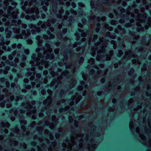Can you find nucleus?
I'll return each mask as SVG.
<instances>
[{
	"instance_id": "obj_54",
	"label": "nucleus",
	"mask_w": 151,
	"mask_h": 151,
	"mask_svg": "<svg viewBox=\"0 0 151 151\" xmlns=\"http://www.w3.org/2000/svg\"><path fill=\"white\" fill-rule=\"evenodd\" d=\"M72 134H74V132H72Z\"/></svg>"
},
{
	"instance_id": "obj_26",
	"label": "nucleus",
	"mask_w": 151,
	"mask_h": 151,
	"mask_svg": "<svg viewBox=\"0 0 151 151\" xmlns=\"http://www.w3.org/2000/svg\"><path fill=\"white\" fill-rule=\"evenodd\" d=\"M9 36H10V35L9 34H7V35H6V36L7 37H9Z\"/></svg>"
},
{
	"instance_id": "obj_29",
	"label": "nucleus",
	"mask_w": 151,
	"mask_h": 151,
	"mask_svg": "<svg viewBox=\"0 0 151 151\" xmlns=\"http://www.w3.org/2000/svg\"><path fill=\"white\" fill-rule=\"evenodd\" d=\"M13 63L12 62H11L10 63H9V65H12V64Z\"/></svg>"
},
{
	"instance_id": "obj_52",
	"label": "nucleus",
	"mask_w": 151,
	"mask_h": 151,
	"mask_svg": "<svg viewBox=\"0 0 151 151\" xmlns=\"http://www.w3.org/2000/svg\"><path fill=\"white\" fill-rule=\"evenodd\" d=\"M75 36H77V34H75Z\"/></svg>"
},
{
	"instance_id": "obj_12",
	"label": "nucleus",
	"mask_w": 151,
	"mask_h": 151,
	"mask_svg": "<svg viewBox=\"0 0 151 151\" xmlns=\"http://www.w3.org/2000/svg\"><path fill=\"white\" fill-rule=\"evenodd\" d=\"M73 18V17L72 16H70L69 17V19L70 20H71Z\"/></svg>"
},
{
	"instance_id": "obj_23",
	"label": "nucleus",
	"mask_w": 151,
	"mask_h": 151,
	"mask_svg": "<svg viewBox=\"0 0 151 151\" xmlns=\"http://www.w3.org/2000/svg\"><path fill=\"white\" fill-rule=\"evenodd\" d=\"M3 70L2 69H0V73H2L3 72Z\"/></svg>"
},
{
	"instance_id": "obj_36",
	"label": "nucleus",
	"mask_w": 151,
	"mask_h": 151,
	"mask_svg": "<svg viewBox=\"0 0 151 151\" xmlns=\"http://www.w3.org/2000/svg\"><path fill=\"white\" fill-rule=\"evenodd\" d=\"M82 4L81 3H79L78 5L79 6H80Z\"/></svg>"
},
{
	"instance_id": "obj_40",
	"label": "nucleus",
	"mask_w": 151,
	"mask_h": 151,
	"mask_svg": "<svg viewBox=\"0 0 151 151\" xmlns=\"http://www.w3.org/2000/svg\"><path fill=\"white\" fill-rule=\"evenodd\" d=\"M15 52H14L13 53V55H14H14H15Z\"/></svg>"
},
{
	"instance_id": "obj_11",
	"label": "nucleus",
	"mask_w": 151,
	"mask_h": 151,
	"mask_svg": "<svg viewBox=\"0 0 151 151\" xmlns=\"http://www.w3.org/2000/svg\"><path fill=\"white\" fill-rule=\"evenodd\" d=\"M96 32H99V28H97L96 29Z\"/></svg>"
},
{
	"instance_id": "obj_31",
	"label": "nucleus",
	"mask_w": 151,
	"mask_h": 151,
	"mask_svg": "<svg viewBox=\"0 0 151 151\" xmlns=\"http://www.w3.org/2000/svg\"><path fill=\"white\" fill-rule=\"evenodd\" d=\"M142 17L143 18L145 19H146V17L143 16Z\"/></svg>"
},
{
	"instance_id": "obj_64",
	"label": "nucleus",
	"mask_w": 151,
	"mask_h": 151,
	"mask_svg": "<svg viewBox=\"0 0 151 151\" xmlns=\"http://www.w3.org/2000/svg\"><path fill=\"white\" fill-rule=\"evenodd\" d=\"M73 19H74V18H73Z\"/></svg>"
},
{
	"instance_id": "obj_27",
	"label": "nucleus",
	"mask_w": 151,
	"mask_h": 151,
	"mask_svg": "<svg viewBox=\"0 0 151 151\" xmlns=\"http://www.w3.org/2000/svg\"><path fill=\"white\" fill-rule=\"evenodd\" d=\"M84 105V103H82L81 104V106H83Z\"/></svg>"
},
{
	"instance_id": "obj_34",
	"label": "nucleus",
	"mask_w": 151,
	"mask_h": 151,
	"mask_svg": "<svg viewBox=\"0 0 151 151\" xmlns=\"http://www.w3.org/2000/svg\"><path fill=\"white\" fill-rule=\"evenodd\" d=\"M79 150L80 151H81V150H82V148H79Z\"/></svg>"
},
{
	"instance_id": "obj_10",
	"label": "nucleus",
	"mask_w": 151,
	"mask_h": 151,
	"mask_svg": "<svg viewBox=\"0 0 151 151\" xmlns=\"http://www.w3.org/2000/svg\"><path fill=\"white\" fill-rule=\"evenodd\" d=\"M31 74V72H29L26 75H27L28 76H30Z\"/></svg>"
},
{
	"instance_id": "obj_25",
	"label": "nucleus",
	"mask_w": 151,
	"mask_h": 151,
	"mask_svg": "<svg viewBox=\"0 0 151 151\" xmlns=\"http://www.w3.org/2000/svg\"><path fill=\"white\" fill-rule=\"evenodd\" d=\"M15 83H12V85H11V86H12H12H15Z\"/></svg>"
},
{
	"instance_id": "obj_1",
	"label": "nucleus",
	"mask_w": 151,
	"mask_h": 151,
	"mask_svg": "<svg viewBox=\"0 0 151 151\" xmlns=\"http://www.w3.org/2000/svg\"><path fill=\"white\" fill-rule=\"evenodd\" d=\"M109 0H104L101 1L102 3L105 5H110V3L108 2Z\"/></svg>"
},
{
	"instance_id": "obj_16",
	"label": "nucleus",
	"mask_w": 151,
	"mask_h": 151,
	"mask_svg": "<svg viewBox=\"0 0 151 151\" xmlns=\"http://www.w3.org/2000/svg\"><path fill=\"white\" fill-rule=\"evenodd\" d=\"M96 4L98 6L100 5L101 4L99 2H96Z\"/></svg>"
},
{
	"instance_id": "obj_43",
	"label": "nucleus",
	"mask_w": 151,
	"mask_h": 151,
	"mask_svg": "<svg viewBox=\"0 0 151 151\" xmlns=\"http://www.w3.org/2000/svg\"><path fill=\"white\" fill-rule=\"evenodd\" d=\"M83 83H84V82H83L82 83H81V84H82V85H83Z\"/></svg>"
},
{
	"instance_id": "obj_63",
	"label": "nucleus",
	"mask_w": 151,
	"mask_h": 151,
	"mask_svg": "<svg viewBox=\"0 0 151 151\" xmlns=\"http://www.w3.org/2000/svg\"><path fill=\"white\" fill-rule=\"evenodd\" d=\"M127 17H129H129L128 16H127Z\"/></svg>"
},
{
	"instance_id": "obj_49",
	"label": "nucleus",
	"mask_w": 151,
	"mask_h": 151,
	"mask_svg": "<svg viewBox=\"0 0 151 151\" xmlns=\"http://www.w3.org/2000/svg\"><path fill=\"white\" fill-rule=\"evenodd\" d=\"M1 42H0V45H1Z\"/></svg>"
},
{
	"instance_id": "obj_2",
	"label": "nucleus",
	"mask_w": 151,
	"mask_h": 151,
	"mask_svg": "<svg viewBox=\"0 0 151 151\" xmlns=\"http://www.w3.org/2000/svg\"><path fill=\"white\" fill-rule=\"evenodd\" d=\"M14 98H11L10 99H8L6 100V102L7 103L11 102V101L14 100Z\"/></svg>"
},
{
	"instance_id": "obj_44",
	"label": "nucleus",
	"mask_w": 151,
	"mask_h": 151,
	"mask_svg": "<svg viewBox=\"0 0 151 151\" xmlns=\"http://www.w3.org/2000/svg\"><path fill=\"white\" fill-rule=\"evenodd\" d=\"M22 111L23 112H24L25 111H24V110H22Z\"/></svg>"
},
{
	"instance_id": "obj_28",
	"label": "nucleus",
	"mask_w": 151,
	"mask_h": 151,
	"mask_svg": "<svg viewBox=\"0 0 151 151\" xmlns=\"http://www.w3.org/2000/svg\"><path fill=\"white\" fill-rule=\"evenodd\" d=\"M74 125L76 128H77L78 127V126L77 125L74 124Z\"/></svg>"
},
{
	"instance_id": "obj_45",
	"label": "nucleus",
	"mask_w": 151,
	"mask_h": 151,
	"mask_svg": "<svg viewBox=\"0 0 151 151\" xmlns=\"http://www.w3.org/2000/svg\"><path fill=\"white\" fill-rule=\"evenodd\" d=\"M123 21H124V20H122L120 21V22H123Z\"/></svg>"
},
{
	"instance_id": "obj_15",
	"label": "nucleus",
	"mask_w": 151,
	"mask_h": 151,
	"mask_svg": "<svg viewBox=\"0 0 151 151\" xmlns=\"http://www.w3.org/2000/svg\"><path fill=\"white\" fill-rule=\"evenodd\" d=\"M99 9L100 11H102V9L101 7H100L99 8Z\"/></svg>"
},
{
	"instance_id": "obj_56",
	"label": "nucleus",
	"mask_w": 151,
	"mask_h": 151,
	"mask_svg": "<svg viewBox=\"0 0 151 151\" xmlns=\"http://www.w3.org/2000/svg\"><path fill=\"white\" fill-rule=\"evenodd\" d=\"M63 119H65V117H63Z\"/></svg>"
},
{
	"instance_id": "obj_62",
	"label": "nucleus",
	"mask_w": 151,
	"mask_h": 151,
	"mask_svg": "<svg viewBox=\"0 0 151 151\" xmlns=\"http://www.w3.org/2000/svg\"><path fill=\"white\" fill-rule=\"evenodd\" d=\"M103 53H105V52H103Z\"/></svg>"
},
{
	"instance_id": "obj_20",
	"label": "nucleus",
	"mask_w": 151,
	"mask_h": 151,
	"mask_svg": "<svg viewBox=\"0 0 151 151\" xmlns=\"http://www.w3.org/2000/svg\"><path fill=\"white\" fill-rule=\"evenodd\" d=\"M17 22V21L16 20H13V22L14 23H16Z\"/></svg>"
},
{
	"instance_id": "obj_4",
	"label": "nucleus",
	"mask_w": 151,
	"mask_h": 151,
	"mask_svg": "<svg viewBox=\"0 0 151 151\" xmlns=\"http://www.w3.org/2000/svg\"><path fill=\"white\" fill-rule=\"evenodd\" d=\"M146 40L145 38H143L142 40V42L144 44H145L146 43Z\"/></svg>"
},
{
	"instance_id": "obj_47",
	"label": "nucleus",
	"mask_w": 151,
	"mask_h": 151,
	"mask_svg": "<svg viewBox=\"0 0 151 151\" xmlns=\"http://www.w3.org/2000/svg\"><path fill=\"white\" fill-rule=\"evenodd\" d=\"M36 108V107H35V106H34V107H33V109H34V108Z\"/></svg>"
},
{
	"instance_id": "obj_53",
	"label": "nucleus",
	"mask_w": 151,
	"mask_h": 151,
	"mask_svg": "<svg viewBox=\"0 0 151 151\" xmlns=\"http://www.w3.org/2000/svg\"><path fill=\"white\" fill-rule=\"evenodd\" d=\"M67 52H69V50H67Z\"/></svg>"
},
{
	"instance_id": "obj_18",
	"label": "nucleus",
	"mask_w": 151,
	"mask_h": 151,
	"mask_svg": "<svg viewBox=\"0 0 151 151\" xmlns=\"http://www.w3.org/2000/svg\"><path fill=\"white\" fill-rule=\"evenodd\" d=\"M72 4H73V5H73V7L74 8H75V7H76V4H75V3H72Z\"/></svg>"
},
{
	"instance_id": "obj_60",
	"label": "nucleus",
	"mask_w": 151,
	"mask_h": 151,
	"mask_svg": "<svg viewBox=\"0 0 151 151\" xmlns=\"http://www.w3.org/2000/svg\"><path fill=\"white\" fill-rule=\"evenodd\" d=\"M57 42L58 43H59V42Z\"/></svg>"
},
{
	"instance_id": "obj_21",
	"label": "nucleus",
	"mask_w": 151,
	"mask_h": 151,
	"mask_svg": "<svg viewBox=\"0 0 151 151\" xmlns=\"http://www.w3.org/2000/svg\"><path fill=\"white\" fill-rule=\"evenodd\" d=\"M46 46H50V44L48 43L46 44Z\"/></svg>"
},
{
	"instance_id": "obj_61",
	"label": "nucleus",
	"mask_w": 151,
	"mask_h": 151,
	"mask_svg": "<svg viewBox=\"0 0 151 151\" xmlns=\"http://www.w3.org/2000/svg\"><path fill=\"white\" fill-rule=\"evenodd\" d=\"M70 93H71V94H72V92H70Z\"/></svg>"
},
{
	"instance_id": "obj_41",
	"label": "nucleus",
	"mask_w": 151,
	"mask_h": 151,
	"mask_svg": "<svg viewBox=\"0 0 151 151\" xmlns=\"http://www.w3.org/2000/svg\"><path fill=\"white\" fill-rule=\"evenodd\" d=\"M133 3L134 4H136V2H135V1L133 2Z\"/></svg>"
},
{
	"instance_id": "obj_51",
	"label": "nucleus",
	"mask_w": 151,
	"mask_h": 151,
	"mask_svg": "<svg viewBox=\"0 0 151 151\" xmlns=\"http://www.w3.org/2000/svg\"><path fill=\"white\" fill-rule=\"evenodd\" d=\"M95 99H97V98L96 97V98H95Z\"/></svg>"
},
{
	"instance_id": "obj_13",
	"label": "nucleus",
	"mask_w": 151,
	"mask_h": 151,
	"mask_svg": "<svg viewBox=\"0 0 151 151\" xmlns=\"http://www.w3.org/2000/svg\"><path fill=\"white\" fill-rule=\"evenodd\" d=\"M33 56L35 57V58H33L32 57V59H33V60H36V58H35L36 56H35V55H33Z\"/></svg>"
},
{
	"instance_id": "obj_8",
	"label": "nucleus",
	"mask_w": 151,
	"mask_h": 151,
	"mask_svg": "<svg viewBox=\"0 0 151 151\" xmlns=\"http://www.w3.org/2000/svg\"><path fill=\"white\" fill-rule=\"evenodd\" d=\"M5 80V78H1V82H3Z\"/></svg>"
},
{
	"instance_id": "obj_48",
	"label": "nucleus",
	"mask_w": 151,
	"mask_h": 151,
	"mask_svg": "<svg viewBox=\"0 0 151 151\" xmlns=\"http://www.w3.org/2000/svg\"><path fill=\"white\" fill-rule=\"evenodd\" d=\"M149 149H150V148H151V146H149Z\"/></svg>"
},
{
	"instance_id": "obj_22",
	"label": "nucleus",
	"mask_w": 151,
	"mask_h": 151,
	"mask_svg": "<svg viewBox=\"0 0 151 151\" xmlns=\"http://www.w3.org/2000/svg\"><path fill=\"white\" fill-rule=\"evenodd\" d=\"M131 35L132 36H133L134 37L135 35H134V33H133L132 32L131 33Z\"/></svg>"
},
{
	"instance_id": "obj_38",
	"label": "nucleus",
	"mask_w": 151,
	"mask_h": 151,
	"mask_svg": "<svg viewBox=\"0 0 151 151\" xmlns=\"http://www.w3.org/2000/svg\"><path fill=\"white\" fill-rule=\"evenodd\" d=\"M134 11H135V12H137V11H138V10H137V9H135V10H134Z\"/></svg>"
},
{
	"instance_id": "obj_24",
	"label": "nucleus",
	"mask_w": 151,
	"mask_h": 151,
	"mask_svg": "<svg viewBox=\"0 0 151 151\" xmlns=\"http://www.w3.org/2000/svg\"><path fill=\"white\" fill-rule=\"evenodd\" d=\"M122 32L124 33H125V29H122Z\"/></svg>"
},
{
	"instance_id": "obj_59",
	"label": "nucleus",
	"mask_w": 151,
	"mask_h": 151,
	"mask_svg": "<svg viewBox=\"0 0 151 151\" xmlns=\"http://www.w3.org/2000/svg\"><path fill=\"white\" fill-rule=\"evenodd\" d=\"M76 51H77V52H78V50H76Z\"/></svg>"
},
{
	"instance_id": "obj_6",
	"label": "nucleus",
	"mask_w": 151,
	"mask_h": 151,
	"mask_svg": "<svg viewBox=\"0 0 151 151\" xmlns=\"http://www.w3.org/2000/svg\"><path fill=\"white\" fill-rule=\"evenodd\" d=\"M9 59L10 60H12L13 59V57L12 55H9L8 57Z\"/></svg>"
},
{
	"instance_id": "obj_30",
	"label": "nucleus",
	"mask_w": 151,
	"mask_h": 151,
	"mask_svg": "<svg viewBox=\"0 0 151 151\" xmlns=\"http://www.w3.org/2000/svg\"><path fill=\"white\" fill-rule=\"evenodd\" d=\"M146 64H144L143 65V67L144 68H146Z\"/></svg>"
},
{
	"instance_id": "obj_33",
	"label": "nucleus",
	"mask_w": 151,
	"mask_h": 151,
	"mask_svg": "<svg viewBox=\"0 0 151 151\" xmlns=\"http://www.w3.org/2000/svg\"><path fill=\"white\" fill-rule=\"evenodd\" d=\"M82 116H83V115H81L79 116V118H81Z\"/></svg>"
},
{
	"instance_id": "obj_55",
	"label": "nucleus",
	"mask_w": 151,
	"mask_h": 151,
	"mask_svg": "<svg viewBox=\"0 0 151 151\" xmlns=\"http://www.w3.org/2000/svg\"><path fill=\"white\" fill-rule=\"evenodd\" d=\"M147 97H148V96H149V95H147Z\"/></svg>"
},
{
	"instance_id": "obj_14",
	"label": "nucleus",
	"mask_w": 151,
	"mask_h": 151,
	"mask_svg": "<svg viewBox=\"0 0 151 151\" xmlns=\"http://www.w3.org/2000/svg\"><path fill=\"white\" fill-rule=\"evenodd\" d=\"M4 39V37H2L1 38V41H3Z\"/></svg>"
},
{
	"instance_id": "obj_7",
	"label": "nucleus",
	"mask_w": 151,
	"mask_h": 151,
	"mask_svg": "<svg viewBox=\"0 0 151 151\" xmlns=\"http://www.w3.org/2000/svg\"><path fill=\"white\" fill-rule=\"evenodd\" d=\"M42 23V21L41 20H40L39 21L38 23H37V25L38 26H39L40 25H41Z\"/></svg>"
},
{
	"instance_id": "obj_5",
	"label": "nucleus",
	"mask_w": 151,
	"mask_h": 151,
	"mask_svg": "<svg viewBox=\"0 0 151 151\" xmlns=\"http://www.w3.org/2000/svg\"><path fill=\"white\" fill-rule=\"evenodd\" d=\"M84 60V58L83 57H81L80 58L79 60V63H81Z\"/></svg>"
},
{
	"instance_id": "obj_9",
	"label": "nucleus",
	"mask_w": 151,
	"mask_h": 151,
	"mask_svg": "<svg viewBox=\"0 0 151 151\" xmlns=\"http://www.w3.org/2000/svg\"><path fill=\"white\" fill-rule=\"evenodd\" d=\"M117 28L119 29V30H120V29H121L122 28V27L120 25H118L117 26Z\"/></svg>"
},
{
	"instance_id": "obj_19",
	"label": "nucleus",
	"mask_w": 151,
	"mask_h": 151,
	"mask_svg": "<svg viewBox=\"0 0 151 151\" xmlns=\"http://www.w3.org/2000/svg\"><path fill=\"white\" fill-rule=\"evenodd\" d=\"M27 27V25L26 24H24L23 25V27L24 28H25Z\"/></svg>"
},
{
	"instance_id": "obj_46",
	"label": "nucleus",
	"mask_w": 151,
	"mask_h": 151,
	"mask_svg": "<svg viewBox=\"0 0 151 151\" xmlns=\"http://www.w3.org/2000/svg\"><path fill=\"white\" fill-rule=\"evenodd\" d=\"M45 125H46V126H47L48 125V124H45Z\"/></svg>"
},
{
	"instance_id": "obj_32",
	"label": "nucleus",
	"mask_w": 151,
	"mask_h": 151,
	"mask_svg": "<svg viewBox=\"0 0 151 151\" xmlns=\"http://www.w3.org/2000/svg\"><path fill=\"white\" fill-rule=\"evenodd\" d=\"M76 83H75L74 84H72V86L73 87H74V86H75V85H76Z\"/></svg>"
},
{
	"instance_id": "obj_3",
	"label": "nucleus",
	"mask_w": 151,
	"mask_h": 151,
	"mask_svg": "<svg viewBox=\"0 0 151 151\" xmlns=\"http://www.w3.org/2000/svg\"><path fill=\"white\" fill-rule=\"evenodd\" d=\"M82 22L83 23L85 24L87 22V20L86 19L83 18L82 19Z\"/></svg>"
},
{
	"instance_id": "obj_39",
	"label": "nucleus",
	"mask_w": 151,
	"mask_h": 151,
	"mask_svg": "<svg viewBox=\"0 0 151 151\" xmlns=\"http://www.w3.org/2000/svg\"><path fill=\"white\" fill-rule=\"evenodd\" d=\"M120 8H122V10H124V8H122V6H120Z\"/></svg>"
},
{
	"instance_id": "obj_37",
	"label": "nucleus",
	"mask_w": 151,
	"mask_h": 151,
	"mask_svg": "<svg viewBox=\"0 0 151 151\" xmlns=\"http://www.w3.org/2000/svg\"><path fill=\"white\" fill-rule=\"evenodd\" d=\"M55 21V19L54 18L52 19V21Z\"/></svg>"
},
{
	"instance_id": "obj_42",
	"label": "nucleus",
	"mask_w": 151,
	"mask_h": 151,
	"mask_svg": "<svg viewBox=\"0 0 151 151\" xmlns=\"http://www.w3.org/2000/svg\"><path fill=\"white\" fill-rule=\"evenodd\" d=\"M36 32V31H35V30H34V31H33L32 32V33H33V34H34V32Z\"/></svg>"
},
{
	"instance_id": "obj_17",
	"label": "nucleus",
	"mask_w": 151,
	"mask_h": 151,
	"mask_svg": "<svg viewBox=\"0 0 151 151\" xmlns=\"http://www.w3.org/2000/svg\"><path fill=\"white\" fill-rule=\"evenodd\" d=\"M9 86V83H6V86L7 87H8Z\"/></svg>"
},
{
	"instance_id": "obj_50",
	"label": "nucleus",
	"mask_w": 151,
	"mask_h": 151,
	"mask_svg": "<svg viewBox=\"0 0 151 151\" xmlns=\"http://www.w3.org/2000/svg\"><path fill=\"white\" fill-rule=\"evenodd\" d=\"M9 105V106H11V104H10Z\"/></svg>"
},
{
	"instance_id": "obj_57",
	"label": "nucleus",
	"mask_w": 151,
	"mask_h": 151,
	"mask_svg": "<svg viewBox=\"0 0 151 151\" xmlns=\"http://www.w3.org/2000/svg\"><path fill=\"white\" fill-rule=\"evenodd\" d=\"M44 7L45 8H46V6H44Z\"/></svg>"
},
{
	"instance_id": "obj_58",
	"label": "nucleus",
	"mask_w": 151,
	"mask_h": 151,
	"mask_svg": "<svg viewBox=\"0 0 151 151\" xmlns=\"http://www.w3.org/2000/svg\"><path fill=\"white\" fill-rule=\"evenodd\" d=\"M111 16L112 17H113V15L111 14Z\"/></svg>"
},
{
	"instance_id": "obj_35",
	"label": "nucleus",
	"mask_w": 151,
	"mask_h": 151,
	"mask_svg": "<svg viewBox=\"0 0 151 151\" xmlns=\"http://www.w3.org/2000/svg\"><path fill=\"white\" fill-rule=\"evenodd\" d=\"M61 109H62V110H63V109H64V108H63L62 107V108H61L60 109V111Z\"/></svg>"
}]
</instances>
